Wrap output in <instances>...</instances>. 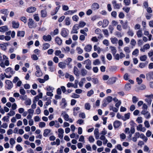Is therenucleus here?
I'll return each mask as SVG.
<instances>
[{"instance_id": "1", "label": "nucleus", "mask_w": 153, "mask_h": 153, "mask_svg": "<svg viewBox=\"0 0 153 153\" xmlns=\"http://www.w3.org/2000/svg\"><path fill=\"white\" fill-rule=\"evenodd\" d=\"M28 25L29 28H33L36 27L37 26V24L32 19H29L28 22Z\"/></svg>"}, {"instance_id": "2", "label": "nucleus", "mask_w": 153, "mask_h": 153, "mask_svg": "<svg viewBox=\"0 0 153 153\" xmlns=\"http://www.w3.org/2000/svg\"><path fill=\"white\" fill-rule=\"evenodd\" d=\"M112 100V97L110 96H108L103 100L104 103L103 105L104 107H106L108 103L111 102Z\"/></svg>"}, {"instance_id": "3", "label": "nucleus", "mask_w": 153, "mask_h": 153, "mask_svg": "<svg viewBox=\"0 0 153 153\" xmlns=\"http://www.w3.org/2000/svg\"><path fill=\"white\" fill-rule=\"evenodd\" d=\"M60 34L63 37L66 38L69 34L68 30L67 29L62 28Z\"/></svg>"}, {"instance_id": "4", "label": "nucleus", "mask_w": 153, "mask_h": 153, "mask_svg": "<svg viewBox=\"0 0 153 153\" xmlns=\"http://www.w3.org/2000/svg\"><path fill=\"white\" fill-rule=\"evenodd\" d=\"M145 97L148 98L146 99L145 101L148 103L149 105H151L152 101V99H153V94H151L150 95H146L145 96Z\"/></svg>"}, {"instance_id": "5", "label": "nucleus", "mask_w": 153, "mask_h": 153, "mask_svg": "<svg viewBox=\"0 0 153 153\" xmlns=\"http://www.w3.org/2000/svg\"><path fill=\"white\" fill-rule=\"evenodd\" d=\"M117 78L116 77H112L109 78L107 82V83L108 85H112L114 83Z\"/></svg>"}, {"instance_id": "6", "label": "nucleus", "mask_w": 153, "mask_h": 153, "mask_svg": "<svg viewBox=\"0 0 153 153\" xmlns=\"http://www.w3.org/2000/svg\"><path fill=\"white\" fill-rule=\"evenodd\" d=\"M112 3L114 9H119L120 8L121 5V4H117L115 0L112 1Z\"/></svg>"}, {"instance_id": "7", "label": "nucleus", "mask_w": 153, "mask_h": 153, "mask_svg": "<svg viewBox=\"0 0 153 153\" xmlns=\"http://www.w3.org/2000/svg\"><path fill=\"white\" fill-rule=\"evenodd\" d=\"M5 83L7 85V88L10 89L13 87V84L12 82L8 80H6L5 81Z\"/></svg>"}, {"instance_id": "8", "label": "nucleus", "mask_w": 153, "mask_h": 153, "mask_svg": "<svg viewBox=\"0 0 153 153\" xmlns=\"http://www.w3.org/2000/svg\"><path fill=\"white\" fill-rule=\"evenodd\" d=\"M146 79L148 80L152 79L153 80V71L149 72L146 74Z\"/></svg>"}, {"instance_id": "9", "label": "nucleus", "mask_w": 153, "mask_h": 153, "mask_svg": "<svg viewBox=\"0 0 153 153\" xmlns=\"http://www.w3.org/2000/svg\"><path fill=\"white\" fill-rule=\"evenodd\" d=\"M99 8V5L97 3H94L91 6V8L93 10H95Z\"/></svg>"}, {"instance_id": "10", "label": "nucleus", "mask_w": 153, "mask_h": 153, "mask_svg": "<svg viewBox=\"0 0 153 153\" xmlns=\"http://www.w3.org/2000/svg\"><path fill=\"white\" fill-rule=\"evenodd\" d=\"M43 39L45 41H50L51 40L52 38L50 35H48L43 36Z\"/></svg>"}, {"instance_id": "11", "label": "nucleus", "mask_w": 153, "mask_h": 153, "mask_svg": "<svg viewBox=\"0 0 153 153\" xmlns=\"http://www.w3.org/2000/svg\"><path fill=\"white\" fill-rule=\"evenodd\" d=\"M8 45V44L7 43H3L0 44V47L2 50L5 51L7 49V47Z\"/></svg>"}, {"instance_id": "12", "label": "nucleus", "mask_w": 153, "mask_h": 153, "mask_svg": "<svg viewBox=\"0 0 153 153\" xmlns=\"http://www.w3.org/2000/svg\"><path fill=\"white\" fill-rule=\"evenodd\" d=\"M60 7V6H59L56 7L55 10H54L51 11V15L52 16H53L56 14L58 12Z\"/></svg>"}, {"instance_id": "13", "label": "nucleus", "mask_w": 153, "mask_h": 153, "mask_svg": "<svg viewBox=\"0 0 153 153\" xmlns=\"http://www.w3.org/2000/svg\"><path fill=\"white\" fill-rule=\"evenodd\" d=\"M54 53L56 56H59L60 57H63L64 56V54L62 53L61 51L60 50L56 51Z\"/></svg>"}, {"instance_id": "14", "label": "nucleus", "mask_w": 153, "mask_h": 153, "mask_svg": "<svg viewBox=\"0 0 153 153\" xmlns=\"http://www.w3.org/2000/svg\"><path fill=\"white\" fill-rule=\"evenodd\" d=\"M55 41L56 43L59 45H61L62 43V40L59 37L57 36L55 39Z\"/></svg>"}, {"instance_id": "15", "label": "nucleus", "mask_w": 153, "mask_h": 153, "mask_svg": "<svg viewBox=\"0 0 153 153\" xmlns=\"http://www.w3.org/2000/svg\"><path fill=\"white\" fill-rule=\"evenodd\" d=\"M120 122L118 120L115 121L113 124V126L114 128H118L120 125Z\"/></svg>"}, {"instance_id": "16", "label": "nucleus", "mask_w": 153, "mask_h": 153, "mask_svg": "<svg viewBox=\"0 0 153 153\" xmlns=\"http://www.w3.org/2000/svg\"><path fill=\"white\" fill-rule=\"evenodd\" d=\"M92 46L90 44H88L85 46L84 49L86 52H90L92 49Z\"/></svg>"}, {"instance_id": "17", "label": "nucleus", "mask_w": 153, "mask_h": 153, "mask_svg": "<svg viewBox=\"0 0 153 153\" xmlns=\"http://www.w3.org/2000/svg\"><path fill=\"white\" fill-rule=\"evenodd\" d=\"M36 10V8L34 7H30L27 10V11L30 13H32L35 12Z\"/></svg>"}, {"instance_id": "18", "label": "nucleus", "mask_w": 153, "mask_h": 153, "mask_svg": "<svg viewBox=\"0 0 153 153\" xmlns=\"http://www.w3.org/2000/svg\"><path fill=\"white\" fill-rule=\"evenodd\" d=\"M136 33L138 37H141L143 35L142 30L140 29L138 30L137 31H136Z\"/></svg>"}, {"instance_id": "19", "label": "nucleus", "mask_w": 153, "mask_h": 153, "mask_svg": "<svg viewBox=\"0 0 153 153\" xmlns=\"http://www.w3.org/2000/svg\"><path fill=\"white\" fill-rule=\"evenodd\" d=\"M8 30L7 26H4L0 27V31L1 32H4Z\"/></svg>"}, {"instance_id": "20", "label": "nucleus", "mask_w": 153, "mask_h": 153, "mask_svg": "<svg viewBox=\"0 0 153 153\" xmlns=\"http://www.w3.org/2000/svg\"><path fill=\"white\" fill-rule=\"evenodd\" d=\"M70 48L68 46H66L65 48H61V50L63 53H68L70 51Z\"/></svg>"}, {"instance_id": "21", "label": "nucleus", "mask_w": 153, "mask_h": 153, "mask_svg": "<svg viewBox=\"0 0 153 153\" xmlns=\"http://www.w3.org/2000/svg\"><path fill=\"white\" fill-rule=\"evenodd\" d=\"M12 24L13 27L15 28H18L19 25L18 22H16L15 21H13L12 22Z\"/></svg>"}, {"instance_id": "22", "label": "nucleus", "mask_w": 153, "mask_h": 153, "mask_svg": "<svg viewBox=\"0 0 153 153\" xmlns=\"http://www.w3.org/2000/svg\"><path fill=\"white\" fill-rule=\"evenodd\" d=\"M25 34V32L24 31H18L17 33V36L19 37H23Z\"/></svg>"}, {"instance_id": "23", "label": "nucleus", "mask_w": 153, "mask_h": 153, "mask_svg": "<svg viewBox=\"0 0 153 153\" xmlns=\"http://www.w3.org/2000/svg\"><path fill=\"white\" fill-rule=\"evenodd\" d=\"M109 48L111 51V53H112L113 55L114 56V55L117 52V50L116 48L114 46H110L109 47Z\"/></svg>"}, {"instance_id": "24", "label": "nucleus", "mask_w": 153, "mask_h": 153, "mask_svg": "<svg viewBox=\"0 0 153 153\" xmlns=\"http://www.w3.org/2000/svg\"><path fill=\"white\" fill-rule=\"evenodd\" d=\"M62 103H64V105H62L61 108H64L66 107L67 104V102L66 101V100L64 98H63L62 99L61 104Z\"/></svg>"}, {"instance_id": "25", "label": "nucleus", "mask_w": 153, "mask_h": 153, "mask_svg": "<svg viewBox=\"0 0 153 153\" xmlns=\"http://www.w3.org/2000/svg\"><path fill=\"white\" fill-rule=\"evenodd\" d=\"M51 130L49 129H45L43 133V136L45 137H46L48 136V134L51 132Z\"/></svg>"}, {"instance_id": "26", "label": "nucleus", "mask_w": 153, "mask_h": 153, "mask_svg": "<svg viewBox=\"0 0 153 153\" xmlns=\"http://www.w3.org/2000/svg\"><path fill=\"white\" fill-rule=\"evenodd\" d=\"M0 12L1 13L4 14L7 16L9 12L7 9H2L0 10Z\"/></svg>"}, {"instance_id": "27", "label": "nucleus", "mask_w": 153, "mask_h": 153, "mask_svg": "<svg viewBox=\"0 0 153 153\" xmlns=\"http://www.w3.org/2000/svg\"><path fill=\"white\" fill-rule=\"evenodd\" d=\"M102 23L103 24L102 26V27H105L108 25L109 23V22L107 20L105 19L103 20Z\"/></svg>"}, {"instance_id": "28", "label": "nucleus", "mask_w": 153, "mask_h": 153, "mask_svg": "<svg viewBox=\"0 0 153 153\" xmlns=\"http://www.w3.org/2000/svg\"><path fill=\"white\" fill-rule=\"evenodd\" d=\"M94 50L95 51H97V52L98 53H100L101 51V50L100 48L97 46V45H94Z\"/></svg>"}, {"instance_id": "29", "label": "nucleus", "mask_w": 153, "mask_h": 153, "mask_svg": "<svg viewBox=\"0 0 153 153\" xmlns=\"http://www.w3.org/2000/svg\"><path fill=\"white\" fill-rule=\"evenodd\" d=\"M131 85L129 83H126L125 86V89L126 91H129L131 88Z\"/></svg>"}, {"instance_id": "30", "label": "nucleus", "mask_w": 153, "mask_h": 153, "mask_svg": "<svg viewBox=\"0 0 153 153\" xmlns=\"http://www.w3.org/2000/svg\"><path fill=\"white\" fill-rule=\"evenodd\" d=\"M111 41V43L114 44H117L118 42V40L117 39L116 37L114 38H111L110 39Z\"/></svg>"}, {"instance_id": "31", "label": "nucleus", "mask_w": 153, "mask_h": 153, "mask_svg": "<svg viewBox=\"0 0 153 153\" xmlns=\"http://www.w3.org/2000/svg\"><path fill=\"white\" fill-rule=\"evenodd\" d=\"M50 46V45L48 43H45L43 45L42 49L45 50L48 48Z\"/></svg>"}, {"instance_id": "32", "label": "nucleus", "mask_w": 153, "mask_h": 153, "mask_svg": "<svg viewBox=\"0 0 153 153\" xmlns=\"http://www.w3.org/2000/svg\"><path fill=\"white\" fill-rule=\"evenodd\" d=\"M71 58H67L64 62V63L66 66V65H68L72 61Z\"/></svg>"}, {"instance_id": "33", "label": "nucleus", "mask_w": 153, "mask_h": 153, "mask_svg": "<svg viewBox=\"0 0 153 153\" xmlns=\"http://www.w3.org/2000/svg\"><path fill=\"white\" fill-rule=\"evenodd\" d=\"M59 33L58 29H56L53 32H51V34L52 36H55L58 34Z\"/></svg>"}, {"instance_id": "34", "label": "nucleus", "mask_w": 153, "mask_h": 153, "mask_svg": "<svg viewBox=\"0 0 153 153\" xmlns=\"http://www.w3.org/2000/svg\"><path fill=\"white\" fill-rule=\"evenodd\" d=\"M41 16L42 17H45L47 15V13L45 10H42L41 11Z\"/></svg>"}, {"instance_id": "35", "label": "nucleus", "mask_w": 153, "mask_h": 153, "mask_svg": "<svg viewBox=\"0 0 153 153\" xmlns=\"http://www.w3.org/2000/svg\"><path fill=\"white\" fill-rule=\"evenodd\" d=\"M86 25V23L83 21H80L79 22L78 26L79 28H82Z\"/></svg>"}, {"instance_id": "36", "label": "nucleus", "mask_w": 153, "mask_h": 153, "mask_svg": "<svg viewBox=\"0 0 153 153\" xmlns=\"http://www.w3.org/2000/svg\"><path fill=\"white\" fill-rule=\"evenodd\" d=\"M80 109V108L79 107H75L73 108V114L74 116H76L77 114V113L75 112L76 111H77Z\"/></svg>"}, {"instance_id": "37", "label": "nucleus", "mask_w": 153, "mask_h": 153, "mask_svg": "<svg viewBox=\"0 0 153 153\" xmlns=\"http://www.w3.org/2000/svg\"><path fill=\"white\" fill-rule=\"evenodd\" d=\"M42 72H41V70L39 71H36L35 72L36 76L38 77H40L42 75Z\"/></svg>"}, {"instance_id": "38", "label": "nucleus", "mask_w": 153, "mask_h": 153, "mask_svg": "<svg viewBox=\"0 0 153 153\" xmlns=\"http://www.w3.org/2000/svg\"><path fill=\"white\" fill-rule=\"evenodd\" d=\"M130 113L129 112L125 114L124 115L125 118L124 119L123 118V120L124 121H125L126 120L129 119L130 118Z\"/></svg>"}, {"instance_id": "39", "label": "nucleus", "mask_w": 153, "mask_h": 153, "mask_svg": "<svg viewBox=\"0 0 153 153\" xmlns=\"http://www.w3.org/2000/svg\"><path fill=\"white\" fill-rule=\"evenodd\" d=\"M148 62H146L145 63L141 62L140 63L139 65V67L141 68H143L145 67V66L147 65Z\"/></svg>"}, {"instance_id": "40", "label": "nucleus", "mask_w": 153, "mask_h": 153, "mask_svg": "<svg viewBox=\"0 0 153 153\" xmlns=\"http://www.w3.org/2000/svg\"><path fill=\"white\" fill-rule=\"evenodd\" d=\"M58 66L59 68H64L66 66L64 63L62 62H59L58 64Z\"/></svg>"}, {"instance_id": "41", "label": "nucleus", "mask_w": 153, "mask_h": 153, "mask_svg": "<svg viewBox=\"0 0 153 153\" xmlns=\"http://www.w3.org/2000/svg\"><path fill=\"white\" fill-rule=\"evenodd\" d=\"M65 24L66 25H69L70 24V19L69 18L67 17L65 19Z\"/></svg>"}, {"instance_id": "42", "label": "nucleus", "mask_w": 153, "mask_h": 153, "mask_svg": "<svg viewBox=\"0 0 153 153\" xmlns=\"http://www.w3.org/2000/svg\"><path fill=\"white\" fill-rule=\"evenodd\" d=\"M139 53V50L135 49L132 52V55L135 56H137Z\"/></svg>"}, {"instance_id": "43", "label": "nucleus", "mask_w": 153, "mask_h": 153, "mask_svg": "<svg viewBox=\"0 0 153 153\" xmlns=\"http://www.w3.org/2000/svg\"><path fill=\"white\" fill-rule=\"evenodd\" d=\"M85 107L86 109L89 110L90 109L91 105L89 103H86L85 105Z\"/></svg>"}, {"instance_id": "44", "label": "nucleus", "mask_w": 153, "mask_h": 153, "mask_svg": "<svg viewBox=\"0 0 153 153\" xmlns=\"http://www.w3.org/2000/svg\"><path fill=\"white\" fill-rule=\"evenodd\" d=\"M54 89V88L53 87H51L50 86L48 85L46 88V90L48 91H53Z\"/></svg>"}, {"instance_id": "45", "label": "nucleus", "mask_w": 153, "mask_h": 153, "mask_svg": "<svg viewBox=\"0 0 153 153\" xmlns=\"http://www.w3.org/2000/svg\"><path fill=\"white\" fill-rule=\"evenodd\" d=\"M8 58H3V60L6 59L4 62V64L6 66H8L9 65V61L8 59Z\"/></svg>"}, {"instance_id": "46", "label": "nucleus", "mask_w": 153, "mask_h": 153, "mask_svg": "<svg viewBox=\"0 0 153 153\" xmlns=\"http://www.w3.org/2000/svg\"><path fill=\"white\" fill-rule=\"evenodd\" d=\"M94 93V91L93 90L91 89L90 91H88L87 93V95L88 97L91 96L92 94H93Z\"/></svg>"}, {"instance_id": "47", "label": "nucleus", "mask_w": 153, "mask_h": 153, "mask_svg": "<svg viewBox=\"0 0 153 153\" xmlns=\"http://www.w3.org/2000/svg\"><path fill=\"white\" fill-rule=\"evenodd\" d=\"M16 148L18 151H20L22 149V147L19 144H18L16 146Z\"/></svg>"}, {"instance_id": "48", "label": "nucleus", "mask_w": 153, "mask_h": 153, "mask_svg": "<svg viewBox=\"0 0 153 153\" xmlns=\"http://www.w3.org/2000/svg\"><path fill=\"white\" fill-rule=\"evenodd\" d=\"M124 29H126L128 27V22L126 21V22L122 25Z\"/></svg>"}, {"instance_id": "49", "label": "nucleus", "mask_w": 153, "mask_h": 153, "mask_svg": "<svg viewBox=\"0 0 153 153\" xmlns=\"http://www.w3.org/2000/svg\"><path fill=\"white\" fill-rule=\"evenodd\" d=\"M31 100L30 99H28L25 102V103L26 105H31Z\"/></svg>"}, {"instance_id": "50", "label": "nucleus", "mask_w": 153, "mask_h": 153, "mask_svg": "<svg viewBox=\"0 0 153 153\" xmlns=\"http://www.w3.org/2000/svg\"><path fill=\"white\" fill-rule=\"evenodd\" d=\"M123 10L126 13H128L130 11V8L128 7H124L123 8Z\"/></svg>"}, {"instance_id": "51", "label": "nucleus", "mask_w": 153, "mask_h": 153, "mask_svg": "<svg viewBox=\"0 0 153 153\" xmlns=\"http://www.w3.org/2000/svg\"><path fill=\"white\" fill-rule=\"evenodd\" d=\"M85 78H83L81 79V80L80 82H79V84L80 87H82L83 85V81H85Z\"/></svg>"}, {"instance_id": "52", "label": "nucleus", "mask_w": 153, "mask_h": 153, "mask_svg": "<svg viewBox=\"0 0 153 153\" xmlns=\"http://www.w3.org/2000/svg\"><path fill=\"white\" fill-rule=\"evenodd\" d=\"M128 35L131 36H133L134 35V33L130 29H129L127 32Z\"/></svg>"}, {"instance_id": "53", "label": "nucleus", "mask_w": 153, "mask_h": 153, "mask_svg": "<svg viewBox=\"0 0 153 153\" xmlns=\"http://www.w3.org/2000/svg\"><path fill=\"white\" fill-rule=\"evenodd\" d=\"M92 81L94 84H97L99 82L97 78H93Z\"/></svg>"}, {"instance_id": "54", "label": "nucleus", "mask_w": 153, "mask_h": 153, "mask_svg": "<svg viewBox=\"0 0 153 153\" xmlns=\"http://www.w3.org/2000/svg\"><path fill=\"white\" fill-rule=\"evenodd\" d=\"M75 69L78 70L77 68L75 66L74 68V74L76 76H79V74L78 71L77 70H76Z\"/></svg>"}, {"instance_id": "55", "label": "nucleus", "mask_w": 153, "mask_h": 153, "mask_svg": "<svg viewBox=\"0 0 153 153\" xmlns=\"http://www.w3.org/2000/svg\"><path fill=\"white\" fill-rule=\"evenodd\" d=\"M45 123L44 122H40L39 123V126L40 128H43L45 126Z\"/></svg>"}, {"instance_id": "56", "label": "nucleus", "mask_w": 153, "mask_h": 153, "mask_svg": "<svg viewBox=\"0 0 153 153\" xmlns=\"http://www.w3.org/2000/svg\"><path fill=\"white\" fill-rule=\"evenodd\" d=\"M140 137L141 138H142L143 139H145L144 140V141L145 142L148 139L147 137H146L144 136V134L143 133H142L140 134Z\"/></svg>"}, {"instance_id": "57", "label": "nucleus", "mask_w": 153, "mask_h": 153, "mask_svg": "<svg viewBox=\"0 0 153 153\" xmlns=\"http://www.w3.org/2000/svg\"><path fill=\"white\" fill-rule=\"evenodd\" d=\"M85 36L83 34L81 35L79 37V39L82 41H84L85 39Z\"/></svg>"}, {"instance_id": "58", "label": "nucleus", "mask_w": 153, "mask_h": 153, "mask_svg": "<svg viewBox=\"0 0 153 153\" xmlns=\"http://www.w3.org/2000/svg\"><path fill=\"white\" fill-rule=\"evenodd\" d=\"M136 80L138 84H140L143 82L142 79L140 78L139 77H137L136 78Z\"/></svg>"}, {"instance_id": "59", "label": "nucleus", "mask_w": 153, "mask_h": 153, "mask_svg": "<svg viewBox=\"0 0 153 153\" xmlns=\"http://www.w3.org/2000/svg\"><path fill=\"white\" fill-rule=\"evenodd\" d=\"M79 27L78 26V25L77 24H75L73 27V29L74 30H77L79 29Z\"/></svg>"}, {"instance_id": "60", "label": "nucleus", "mask_w": 153, "mask_h": 153, "mask_svg": "<svg viewBox=\"0 0 153 153\" xmlns=\"http://www.w3.org/2000/svg\"><path fill=\"white\" fill-rule=\"evenodd\" d=\"M15 114V112L14 111L10 110V112L8 113H7V114L9 116H11L14 115Z\"/></svg>"}, {"instance_id": "61", "label": "nucleus", "mask_w": 153, "mask_h": 153, "mask_svg": "<svg viewBox=\"0 0 153 153\" xmlns=\"http://www.w3.org/2000/svg\"><path fill=\"white\" fill-rule=\"evenodd\" d=\"M124 51L126 53H129L130 52L129 48L128 47H126L124 48Z\"/></svg>"}, {"instance_id": "62", "label": "nucleus", "mask_w": 153, "mask_h": 153, "mask_svg": "<svg viewBox=\"0 0 153 153\" xmlns=\"http://www.w3.org/2000/svg\"><path fill=\"white\" fill-rule=\"evenodd\" d=\"M72 18L74 21L76 22L78 20L79 18L78 16L76 15L73 16Z\"/></svg>"}, {"instance_id": "63", "label": "nucleus", "mask_w": 153, "mask_h": 153, "mask_svg": "<svg viewBox=\"0 0 153 153\" xmlns=\"http://www.w3.org/2000/svg\"><path fill=\"white\" fill-rule=\"evenodd\" d=\"M103 43L106 46H108L109 45V42L107 39H104L103 41Z\"/></svg>"}, {"instance_id": "64", "label": "nucleus", "mask_w": 153, "mask_h": 153, "mask_svg": "<svg viewBox=\"0 0 153 153\" xmlns=\"http://www.w3.org/2000/svg\"><path fill=\"white\" fill-rule=\"evenodd\" d=\"M95 33L96 34H100L101 33V30L99 28H97L95 30Z\"/></svg>"}]
</instances>
